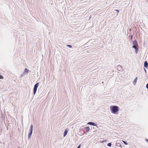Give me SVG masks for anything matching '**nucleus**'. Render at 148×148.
I'll list each match as a JSON object with an SVG mask.
<instances>
[{
  "instance_id": "0eeeda50",
  "label": "nucleus",
  "mask_w": 148,
  "mask_h": 148,
  "mask_svg": "<svg viewBox=\"0 0 148 148\" xmlns=\"http://www.w3.org/2000/svg\"><path fill=\"white\" fill-rule=\"evenodd\" d=\"M148 66V63L147 62V61H145V62L144 63V66L145 67H147Z\"/></svg>"
},
{
  "instance_id": "f3484780",
  "label": "nucleus",
  "mask_w": 148,
  "mask_h": 148,
  "mask_svg": "<svg viewBox=\"0 0 148 148\" xmlns=\"http://www.w3.org/2000/svg\"><path fill=\"white\" fill-rule=\"evenodd\" d=\"M146 87L147 89H148V83L146 85Z\"/></svg>"
},
{
  "instance_id": "6e6552de",
  "label": "nucleus",
  "mask_w": 148,
  "mask_h": 148,
  "mask_svg": "<svg viewBox=\"0 0 148 148\" xmlns=\"http://www.w3.org/2000/svg\"><path fill=\"white\" fill-rule=\"evenodd\" d=\"M137 77H136L135 79L134 80V81L133 82V84L134 85H135L136 84V83L137 82Z\"/></svg>"
},
{
  "instance_id": "dca6fc26",
  "label": "nucleus",
  "mask_w": 148,
  "mask_h": 148,
  "mask_svg": "<svg viewBox=\"0 0 148 148\" xmlns=\"http://www.w3.org/2000/svg\"><path fill=\"white\" fill-rule=\"evenodd\" d=\"M118 69H119V70L120 69H122V68L120 66H118Z\"/></svg>"
},
{
  "instance_id": "9d476101",
  "label": "nucleus",
  "mask_w": 148,
  "mask_h": 148,
  "mask_svg": "<svg viewBox=\"0 0 148 148\" xmlns=\"http://www.w3.org/2000/svg\"><path fill=\"white\" fill-rule=\"evenodd\" d=\"M85 129L87 132H88L89 131L90 127H86L85 128Z\"/></svg>"
},
{
  "instance_id": "412c9836",
  "label": "nucleus",
  "mask_w": 148,
  "mask_h": 148,
  "mask_svg": "<svg viewBox=\"0 0 148 148\" xmlns=\"http://www.w3.org/2000/svg\"><path fill=\"white\" fill-rule=\"evenodd\" d=\"M144 71H145V72L146 73V69H145L144 68Z\"/></svg>"
},
{
  "instance_id": "4468645a",
  "label": "nucleus",
  "mask_w": 148,
  "mask_h": 148,
  "mask_svg": "<svg viewBox=\"0 0 148 148\" xmlns=\"http://www.w3.org/2000/svg\"><path fill=\"white\" fill-rule=\"evenodd\" d=\"M67 47H69V48H71L72 47V46L71 45H67Z\"/></svg>"
},
{
  "instance_id": "9b49d317",
  "label": "nucleus",
  "mask_w": 148,
  "mask_h": 148,
  "mask_svg": "<svg viewBox=\"0 0 148 148\" xmlns=\"http://www.w3.org/2000/svg\"><path fill=\"white\" fill-rule=\"evenodd\" d=\"M33 126L32 125H30V128L29 130L30 132H33Z\"/></svg>"
},
{
  "instance_id": "f257e3e1",
  "label": "nucleus",
  "mask_w": 148,
  "mask_h": 148,
  "mask_svg": "<svg viewBox=\"0 0 148 148\" xmlns=\"http://www.w3.org/2000/svg\"><path fill=\"white\" fill-rule=\"evenodd\" d=\"M119 107L117 106H112L110 107L111 112L113 113L116 114L119 110Z\"/></svg>"
},
{
  "instance_id": "423d86ee",
  "label": "nucleus",
  "mask_w": 148,
  "mask_h": 148,
  "mask_svg": "<svg viewBox=\"0 0 148 148\" xmlns=\"http://www.w3.org/2000/svg\"><path fill=\"white\" fill-rule=\"evenodd\" d=\"M68 130L67 129H66L64 132V136L65 137L67 134Z\"/></svg>"
},
{
  "instance_id": "4be33fe9",
  "label": "nucleus",
  "mask_w": 148,
  "mask_h": 148,
  "mask_svg": "<svg viewBox=\"0 0 148 148\" xmlns=\"http://www.w3.org/2000/svg\"><path fill=\"white\" fill-rule=\"evenodd\" d=\"M146 140L148 142V139H146Z\"/></svg>"
},
{
  "instance_id": "1a4fd4ad",
  "label": "nucleus",
  "mask_w": 148,
  "mask_h": 148,
  "mask_svg": "<svg viewBox=\"0 0 148 148\" xmlns=\"http://www.w3.org/2000/svg\"><path fill=\"white\" fill-rule=\"evenodd\" d=\"M32 132H29L28 134V138L29 139L31 136L32 134Z\"/></svg>"
},
{
  "instance_id": "39448f33",
  "label": "nucleus",
  "mask_w": 148,
  "mask_h": 148,
  "mask_svg": "<svg viewBox=\"0 0 148 148\" xmlns=\"http://www.w3.org/2000/svg\"><path fill=\"white\" fill-rule=\"evenodd\" d=\"M88 124L94 126H96L97 125L96 123L93 122H89L88 123Z\"/></svg>"
},
{
  "instance_id": "5701e85b",
  "label": "nucleus",
  "mask_w": 148,
  "mask_h": 148,
  "mask_svg": "<svg viewBox=\"0 0 148 148\" xmlns=\"http://www.w3.org/2000/svg\"><path fill=\"white\" fill-rule=\"evenodd\" d=\"M8 127L7 128V130H8Z\"/></svg>"
},
{
  "instance_id": "6ab92c4d",
  "label": "nucleus",
  "mask_w": 148,
  "mask_h": 148,
  "mask_svg": "<svg viewBox=\"0 0 148 148\" xmlns=\"http://www.w3.org/2000/svg\"><path fill=\"white\" fill-rule=\"evenodd\" d=\"M118 13H119V10H115Z\"/></svg>"
},
{
  "instance_id": "7ed1b4c3",
  "label": "nucleus",
  "mask_w": 148,
  "mask_h": 148,
  "mask_svg": "<svg viewBox=\"0 0 148 148\" xmlns=\"http://www.w3.org/2000/svg\"><path fill=\"white\" fill-rule=\"evenodd\" d=\"M39 83H38L36 84L34 86V90H33V93L34 95L36 92L37 88L39 86Z\"/></svg>"
},
{
  "instance_id": "aec40b11",
  "label": "nucleus",
  "mask_w": 148,
  "mask_h": 148,
  "mask_svg": "<svg viewBox=\"0 0 148 148\" xmlns=\"http://www.w3.org/2000/svg\"><path fill=\"white\" fill-rule=\"evenodd\" d=\"M132 37H133V36H132H132H131V40H132Z\"/></svg>"
},
{
  "instance_id": "20e7f679",
  "label": "nucleus",
  "mask_w": 148,
  "mask_h": 148,
  "mask_svg": "<svg viewBox=\"0 0 148 148\" xmlns=\"http://www.w3.org/2000/svg\"><path fill=\"white\" fill-rule=\"evenodd\" d=\"M29 71V70L27 68H25V69L23 73L21 75V77H23L25 76V75L27 74L28 73Z\"/></svg>"
},
{
  "instance_id": "a211bd4d",
  "label": "nucleus",
  "mask_w": 148,
  "mask_h": 148,
  "mask_svg": "<svg viewBox=\"0 0 148 148\" xmlns=\"http://www.w3.org/2000/svg\"><path fill=\"white\" fill-rule=\"evenodd\" d=\"M80 148V145H79L78 146V147H77V148Z\"/></svg>"
},
{
  "instance_id": "f8f14e48",
  "label": "nucleus",
  "mask_w": 148,
  "mask_h": 148,
  "mask_svg": "<svg viewBox=\"0 0 148 148\" xmlns=\"http://www.w3.org/2000/svg\"><path fill=\"white\" fill-rule=\"evenodd\" d=\"M107 145L108 147H111L112 145L111 143H109Z\"/></svg>"
},
{
  "instance_id": "f03ea898",
  "label": "nucleus",
  "mask_w": 148,
  "mask_h": 148,
  "mask_svg": "<svg viewBox=\"0 0 148 148\" xmlns=\"http://www.w3.org/2000/svg\"><path fill=\"white\" fill-rule=\"evenodd\" d=\"M133 46H132V48H134L135 50V52L136 53H137L138 51V45L137 42L136 40H134L133 41Z\"/></svg>"
},
{
  "instance_id": "2eb2a0df",
  "label": "nucleus",
  "mask_w": 148,
  "mask_h": 148,
  "mask_svg": "<svg viewBox=\"0 0 148 148\" xmlns=\"http://www.w3.org/2000/svg\"><path fill=\"white\" fill-rule=\"evenodd\" d=\"M3 78V77L1 75H0V79H2Z\"/></svg>"
},
{
  "instance_id": "ddd939ff",
  "label": "nucleus",
  "mask_w": 148,
  "mask_h": 148,
  "mask_svg": "<svg viewBox=\"0 0 148 148\" xmlns=\"http://www.w3.org/2000/svg\"><path fill=\"white\" fill-rule=\"evenodd\" d=\"M123 142L126 145H127L128 144L127 143L124 141L123 140Z\"/></svg>"
},
{
  "instance_id": "b1692460",
  "label": "nucleus",
  "mask_w": 148,
  "mask_h": 148,
  "mask_svg": "<svg viewBox=\"0 0 148 148\" xmlns=\"http://www.w3.org/2000/svg\"><path fill=\"white\" fill-rule=\"evenodd\" d=\"M7 123L8 124H9V123H8L7 122Z\"/></svg>"
}]
</instances>
